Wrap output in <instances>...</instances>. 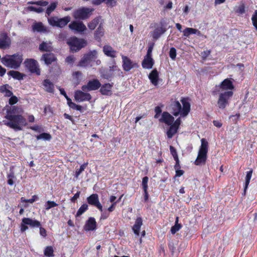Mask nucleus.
Segmentation results:
<instances>
[{
	"mask_svg": "<svg viewBox=\"0 0 257 257\" xmlns=\"http://www.w3.org/2000/svg\"><path fill=\"white\" fill-rule=\"evenodd\" d=\"M220 87L222 90L232 91L234 86L232 81L230 79L227 78L224 79L221 82Z\"/></svg>",
	"mask_w": 257,
	"mask_h": 257,
	"instance_id": "nucleus-21",
	"label": "nucleus"
},
{
	"mask_svg": "<svg viewBox=\"0 0 257 257\" xmlns=\"http://www.w3.org/2000/svg\"><path fill=\"white\" fill-rule=\"evenodd\" d=\"M88 209V205L86 203L83 204L81 205V206L79 208L77 212L76 216H79L81 214H82L84 212H85Z\"/></svg>",
	"mask_w": 257,
	"mask_h": 257,
	"instance_id": "nucleus-44",
	"label": "nucleus"
},
{
	"mask_svg": "<svg viewBox=\"0 0 257 257\" xmlns=\"http://www.w3.org/2000/svg\"><path fill=\"white\" fill-rule=\"evenodd\" d=\"M7 178H8L7 181L8 184L10 186L13 185L14 184V180L16 179V177L12 168L10 169V173L7 175Z\"/></svg>",
	"mask_w": 257,
	"mask_h": 257,
	"instance_id": "nucleus-33",
	"label": "nucleus"
},
{
	"mask_svg": "<svg viewBox=\"0 0 257 257\" xmlns=\"http://www.w3.org/2000/svg\"><path fill=\"white\" fill-rule=\"evenodd\" d=\"M43 58L45 63L47 65L51 64L52 62L56 61V58L53 54H45L43 55Z\"/></svg>",
	"mask_w": 257,
	"mask_h": 257,
	"instance_id": "nucleus-32",
	"label": "nucleus"
},
{
	"mask_svg": "<svg viewBox=\"0 0 257 257\" xmlns=\"http://www.w3.org/2000/svg\"><path fill=\"white\" fill-rule=\"evenodd\" d=\"M9 87H10V86L8 84H5L1 86L0 87V92L4 94L5 92L8 89Z\"/></svg>",
	"mask_w": 257,
	"mask_h": 257,
	"instance_id": "nucleus-58",
	"label": "nucleus"
},
{
	"mask_svg": "<svg viewBox=\"0 0 257 257\" xmlns=\"http://www.w3.org/2000/svg\"><path fill=\"white\" fill-rule=\"evenodd\" d=\"M27 10L31 12H35L37 13H41L44 11V9L41 7L36 8L33 6H29Z\"/></svg>",
	"mask_w": 257,
	"mask_h": 257,
	"instance_id": "nucleus-45",
	"label": "nucleus"
},
{
	"mask_svg": "<svg viewBox=\"0 0 257 257\" xmlns=\"http://www.w3.org/2000/svg\"><path fill=\"white\" fill-rule=\"evenodd\" d=\"M32 29L34 32H46L47 29L43 26L41 22L35 23L32 26Z\"/></svg>",
	"mask_w": 257,
	"mask_h": 257,
	"instance_id": "nucleus-31",
	"label": "nucleus"
},
{
	"mask_svg": "<svg viewBox=\"0 0 257 257\" xmlns=\"http://www.w3.org/2000/svg\"><path fill=\"white\" fill-rule=\"evenodd\" d=\"M181 101L183 105L182 107L179 101L171 100L169 109L175 116L180 114L181 116L185 117L190 112V104L187 99L185 98H182Z\"/></svg>",
	"mask_w": 257,
	"mask_h": 257,
	"instance_id": "nucleus-1",
	"label": "nucleus"
},
{
	"mask_svg": "<svg viewBox=\"0 0 257 257\" xmlns=\"http://www.w3.org/2000/svg\"><path fill=\"white\" fill-rule=\"evenodd\" d=\"M70 21L71 18L69 16H66L63 18H58L57 17H52L48 19V21L50 25L59 28H63Z\"/></svg>",
	"mask_w": 257,
	"mask_h": 257,
	"instance_id": "nucleus-9",
	"label": "nucleus"
},
{
	"mask_svg": "<svg viewBox=\"0 0 257 257\" xmlns=\"http://www.w3.org/2000/svg\"><path fill=\"white\" fill-rule=\"evenodd\" d=\"M49 3L47 1H45L44 0H40L38 1H36V5L40 6L42 7H45L48 5Z\"/></svg>",
	"mask_w": 257,
	"mask_h": 257,
	"instance_id": "nucleus-56",
	"label": "nucleus"
},
{
	"mask_svg": "<svg viewBox=\"0 0 257 257\" xmlns=\"http://www.w3.org/2000/svg\"><path fill=\"white\" fill-rule=\"evenodd\" d=\"M44 90L49 93H53L54 91V84L49 79H45L43 82Z\"/></svg>",
	"mask_w": 257,
	"mask_h": 257,
	"instance_id": "nucleus-23",
	"label": "nucleus"
},
{
	"mask_svg": "<svg viewBox=\"0 0 257 257\" xmlns=\"http://www.w3.org/2000/svg\"><path fill=\"white\" fill-rule=\"evenodd\" d=\"M182 227V225H181V224L179 223V217L177 216L175 219V225L173 226L171 228V233L173 234H174L178 231H179L181 228Z\"/></svg>",
	"mask_w": 257,
	"mask_h": 257,
	"instance_id": "nucleus-34",
	"label": "nucleus"
},
{
	"mask_svg": "<svg viewBox=\"0 0 257 257\" xmlns=\"http://www.w3.org/2000/svg\"><path fill=\"white\" fill-rule=\"evenodd\" d=\"M8 74L12 76L15 79L22 80L26 76V75L17 71L11 70L8 72Z\"/></svg>",
	"mask_w": 257,
	"mask_h": 257,
	"instance_id": "nucleus-28",
	"label": "nucleus"
},
{
	"mask_svg": "<svg viewBox=\"0 0 257 257\" xmlns=\"http://www.w3.org/2000/svg\"><path fill=\"white\" fill-rule=\"evenodd\" d=\"M87 91H83L81 90H76L74 93V98L77 102H83L85 101H89L91 99V95L87 92Z\"/></svg>",
	"mask_w": 257,
	"mask_h": 257,
	"instance_id": "nucleus-13",
	"label": "nucleus"
},
{
	"mask_svg": "<svg viewBox=\"0 0 257 257\" xmlns=\"http://www.w3.org/2000/svg\"><path fill=\"white\" fill-rule=\"evenodd\" d=\"M251 21L253 26L257 31V10H255L254 14L252 15L251 17Z\"/></svg>",
	"mask_w": 257,
	"mask_h": 257,
	"instance_id": "nucleus-48",
	"label": "nucleus"
},
{
	"mask_svg": "<svg viewBox=\"0 0 257 257\" xmlns=\"http://www.w3.org/2000/svg\"><path fill=\"white\" fill-rule=\"evenodd\" d=\"M170 125V126L167 132V135L169 139H171L173 136L177 132L179 128L174 126L173 124Z\"/></svg>",
	"mask_w": 257,
	"mask_h": 257,
	"instance_id": "nucleus-36",
	"label": "nucleus"
},
{
	"mask_svg": "<svg viewBox=\"0 0 257 257\" xmlns=\"http://www.w3.org/2000/svg\"><path fill=\"white\" fill-rule=\"evenodd\" d=\"M100 92L103 95H110L111 94V88L112 85L109 83H106L100 86Z\"/></svg>",
	"mask_w": 257,
	"mask_h": 257,
	"instance_id": "nucleus-29",
	"label": "nucleus"
},
{
	"mask_svg": "<svg viewBox=\"0 0 257 257\" xmlns=\"http://www.w3.org/2000/svg\"><path fill=\"white\" fill-rule=\"evenodd\" d=\"M122 59L123 62L122 67L124 70L128 71L133 68L138 67L137 63H133V62L126 56H123L122 57Z\"/></svg>",
	"mask_w": 257,
	"mask_h": 257,
	"instance_id": "nucleus-17",
	"label": "nucleus"
},
{
	"mask_svg": "<svg viewBox=\"0 0 257 257\" xmlns=\"http://www.w3.org/2000/svg\"><path fill=\"white\" fill-rule=\"evenodd\" d=\"M30 128L37 132H40L41 131V127L38 125H35L33 126H31Z\"/></svg>",
	"mask_w": 257,
	"mask_h": 257,
	"instance_id": "nucleus-63",
	"label": "nucleus"
},
{
	"mask_svg": "<svg viewBox=\"0 0 257 257\" xmlns=\"http://www.w3.org/2000/svg\"><path fill=\"white\" fill-rule=\"evenodd\" d=\"M88 164V162H86V163H84L83 164H82L80 168L79 169H77L75 171V176L76 177V179H77L79 177V176L80 175V174L84 171V170L86 169V168L87 167V165Z\"/></svg>",
	"mask_w": 257,
	"mask_h": 257,
	"instance_id": "nucleus-41",
	"label": "nucleus"
},
{
	"mask_svg": "<svg viewBox=\"0 0 257 257\" xmlns=\"http://www.w3.org/2000/svg\"><path fill=\"white\" fill-rule=\"evenodd\" d=\"M75 59L73 56H69L65 59L66 62L69 64H72L74 62Z\"/></svg>",
	"mask_w": 257,
	"mask_h": 257,
	"instance_id": "nucleus-55",
	"label": "nucleus"
},
{
	"mask_svg": "<svg viewBox=\"0 0 257 257\" xmlns=\"http://www.w3.org/2000/svg\"><path fill=\"white\" fill-rule=\"evenodd\" d=\"M167 31V29L161 24V26L157 27L152 33V36L155 40L158 39L162 35L164 34Z\"/></svg>",
	"mask_w": 257,
	"mask_h": 257,
	"instance_id": "nucleus-20",
	"label": "nucleus"
},
{
	"mask_svg": "<svg viewBox=\"0 0 257 257\" xmlns=\"http://www.w3.org/2000/svg\"><path fill=\"white\" fill-rule=\"evenodd\" d=\"M176 175L175 177H180L183 175L184 172L182 170H180L179 169H176Z\"/></svg>",
	"mask_w": 257,
	"mask_h": 257,
	"instance_id": "nucleus-61",
	"label": "nucleus"
},
{
	"mask_svg": "<svg viewBox=\"0 0 257 257\" xmlns=\"http://www.w3.org/2000/svg\"><path fill=\"white\" fill-rule=\"evenodd\" d=\"M181 124V119L180 117L178 118L174 122H173V124L174 126L179 127V126Z\"/></svg>",
	"mask_w": 257,
	"mask_h": 257,
	"instance_id": "nucleus-62",
	"label": "nucleus"
},
{
	"mask_svg": "<svg viewBox=\"0 0 257 257\" xmlns=\"http://www.w3.org/2000/svg\"><path fill=\"white\" fill-rule=\"evenodd\" d=\"M103 51L107 56L112 58L116 57V52L110 46L105 45L103 48Z\"/></svg>",
	"mask_w": 257,
	"mask_h": 257,
	"instance_id": "nucleus-25",
	"label": "nucleus"
},
{
	"mask_svg": "<svg viewBox=\"0 0 257 257\" xmlns=\"http://www.w3.org/2000/svg\"><path fill=\"white\" fill-rule=\"evenodd\" d=\"M38 199V197L36 195H33L31 199H26L24 197H22L21 198V201L22 202H29L30 203H33L34 202H35L36 200Z\"/></svg>",
	"mask_w": 257,
	"mask_h": 257,
	"instance_id": "nucleus-47",
	"label": "nucleus"
},
{
	"mask_svg": "<svg viewBox=\"0 0 257 257\" xmlns=\"http://www.w3.org/2000/svg\"><path fill=\"white\" fill-rule=\"evenodd\" d=\"M169 56L172 60H175L176 57V50L175 48H171L169 52Z\"/></svg>",
	"mask_w": 257,
	"mask_h": 257,
	"instance_id": "nucleus-51",
	"label": "nucleus"
},
{
	"mask_svg": "<svg viewBox=\"0 0 257 257\" xmlns=\"http://www.w3.org/2000/svg\"><path fill=\"white\" fill-rule=\"evenodd\" d=\"M58 5V3L54 2L51 3V4L46 9V13L48 16H50V14L53 12L56 8Z\"/></svg>",
	"mask_w": 257,
	"mask_h": 257,
	"instance_id": "nucleus-38",
	"label": "nucleus"
},
{
	"mask_svg": "<svg viewBox=\"0 0 257 257\" xmlns=\"http://www.w3.org/2000/svg\"><path fill=\"white\" fill-rule=\"evenodd\" d=\"M57 205H58V204L53 201H48L46 202L45 206V209L46 210H48L50 209H51V208L57 206Z\"/></svg>",
	"mask_w": 257,
	"mask_h": 257,
	"instance_id": "nucleus-46",
	"label": "nucleus"
},
{
	"mask_svg": "<svg viewBox=\"0 0 257 257\" xmlns=\"http://www.w3.org/2000/svg\"><path fill=\"white\" fill-rule=\"evenodd\" d=\"M236 12L242 14L245 13V8L243 5L240 6L237 10H236Z\"/></svg>",
	"mask_w": 257,
	"mask_h": 257,
	"instance_id": "nucleus-60",
	"label": "nucleus"
},
{
	"mask_svg": "<svg viewBox=\"0 0 257 257\" xmlns=\"http://www.w3.org/2000/svg\"><path fill=\"white\" fill-rule=\"evenodd\" d=\"M116 71H118V72L119 71V69L116 66L113 65L112 67H110L109 69V75L104 76V78L106 79L109 78L110 77L114 75L113 72Z\"/></svg>",
	"mask_w": 257,
	"mask_h": 257,
	"instance_id": "nucleus-43",
	"label": "nucleus"
},
{
	"mask_svg": "<svg viewBox=\"0 0 257 257\" xmlns=\"http://www.w3.org/2000/svg\"><path fill=\"white\" fill-rule=\"evenodd\" d=\"M11 44V39L7 34L5 32H0V49H6L10 46Z\"/></svg>",
	"mask_w": 257,
	"mask_h": 257,
	"instance_id": "nucleus-15",
	"label": "nucleus"
},
{
	"mask_svg": "<svg viewBox=\"0 0 257 257\" xmlns=\"http://www.w3.org/2000/svg\"><path fill=\"white\" fill-rule=\"evenodd\" d=\"M142 65L144 68L151 69L154 65V60L152 57L145 56Z\"/></svg>",
	"mask_w": 257,
	"mask_h": 257,
	"instance_id": "nucleus-24",
	"label": "nucleus"
},
{
	"mask_svg": "<svg viewBox=\"0 0 257 257\" xmlns=\"http://www.w3.org/2000/svg\"><path fill=\"white\" fill-rule=\"evenodd\" d=\"M252 174V170H251L247 172L246 176L245 177V186L244 187V192L246 191V189L247 188L248 185L249 183L250 179L251 178Z\"/></svg>",
	"mask_w": 257,
	"mask_h": 257,
	"instance_id": "nucleus-42",
	"label": "nucleus"
},
{
	"mask_svg": "<svg viewBox=\"0 0 257 257\" xmlns=\"http://www.w3.org/2000/svg\"><path fill=\"white\" fill-rule=\"evenodd\" d=\"M37 140H44L45 141H49L51 139L52 137L50 134L43 133L37 136Z\"/></svg>",
	"mask_w": 257,
	"mask_h": 257,
	"instance_id": "nucleus-40",
	"label": "nucleus"
},
{
	"mask_svg": "<svg viewBox=\"0 0 257 257\" xmlns=\"http://www.w3.org/2000/svg\"><path fill=\"white\" fill-rule=\"evenodd\" d=\"M103 35V28L100 24L95 31V35L96 37H100Z\"/></svg>",
	"mask_w": 257,
	"mask_h": 257,
	"instance_id": "nucleus-49",
	"label": "nucleus"
},
{
	"mask_svg": "<svg viewBox=\"0 0 257 257\" xmlns=\"http://www.w3.org/2000/svg\"><path fill=\"white\" fill-rule=\"evenodd\" d=\"M170 150L171 153L172 155L173 156L174 159L178 158V155L176 149L172 146H170Z\"/></svg>",
	"mask_w": 257,
	"mask_h": 257,
	"instance_id": "nucleus-54",
	"label": "nucleus"
},
{
	"mask_svg": "<svg viewBox=\"0 0 257 257\" xmlns=\"http://www.w3.org/2000/svg\"><path fill=\"white\" fill-rule=\"evenodd\" d=\"M54 250L52 246H47L44 249V253L46 256L51 257L54 256Z\"/></svg>",
	"mask_w": 257,
	"mask_h": 257,
	"instance_id": "nucleus-39",
	"label": "nucleus"
},
{
	"mask_svg": "<svg viewBox=\"0 0 257 257\" xmlns=\"http://www.w3.org/2000/svg\"><path fill=\"white\" fill-rule=\"evenodd\" d=\"M101 86V83L98 79H94L89 80L87 84L82 86L83 91H90L97 90Z\"/></svg>",
	"mask_w": 257,
	"mask_h": 257,
	"instance_id": "nucleus-12",
	"label": "nucleus"
},
{
	"mask_svg": "<svg viewBox=\"0 0 257 257\" xmlns=\"http://www.w3.org/2000/svg\"><path fill=\"white\" fill-rule=\"evenodd\" d=\"M97 58V52L92 50L85 54L79 61L78 66L80 67L92 66L91 63Z\"/></svg>",
	"mask_w": 257,
	"mask_h": 257,
	"instance_id": "nucleus-6",
	"label": "nucleus"
},
{
	"mask_svg": "<svg viewBox=\"0 0 257 257\" xmlns=\"http://www.w3.org/2000/svg\"><path fill=\"white\" fill-rule=\"evenodd\" d=\"M201 141V145L199 148L198 156L195 162V164L197 165L204 164L207 159L208 143L205 139H202Z\"/></svg>",
	"mask_w": 257,
	"mask_h": 257,
	"instance_id": "nucleus-4",
	"label": "nucleus"
},
{
	"mask_svg": "<svg viewBox=\"0 0 257 257\" xmlns=\"http://www.w3.org/2000/svg\"><path fill=\"white\" fill-rule=\"evenodd\" d=\"M104 2H105V0H93L92 4L94 5H99Z\"/></svg>",
	"mask_w": 257,
	"mask_h": 257,
	"instance_id": "nucleus-64",
	"label": "nucleus"
},
{
	"mask_svg": "<svg viewBox=\"0 0 257 257\" xmlns=\"http://www.w3.org/2000/svg\"><path fill=\"white\" fill-rule=\"evenodd\" d=\"M233 95L232 91L221 92L219 94L217 105L219 108L223 109L229 104V100Z\"/></svg>",
	"mask_w": 257,
	"mask_h": 257,
	"instance_id": "nucleus-8",
	"label": "nucleus"
},
{
	"mask_svg": "<svg viewBox=\"0 0 257 257\" xmlns=\"http://www.w3.org/2000/svg\"><path fill=\"white\" fill-rule=\"evenodd\" d=\"M142 224L143 221L142 218H137L136 220L135 223L133 227V230L134 233L138 236L140 234V229Z\"/></svg>",
	"mask_w": 257,
	"mask_h": 257,
	"instance_id": "nucleus-27",
	"label": "nucleus"
},
{
	"mask_svg": "<svg viewBox=\"0 0 257 257\" xmlns=\"http://www.w3.org/2000/svg\"><path fill=\"white\" fill-rule=\"evenodd\" d=\"M87 201L89 204L96 207L101 212H102V206L99 202V197L97 194H92L87 198Z\"/></svg>",
	"mask_w": 257,
	"mask_h": 257,
	"instance_id": "nucleus-14",
	"label": "nucleus"
},
{
	"mask_svg": "<svg viewBox=\"0 0 257 257\" xmlns=\"http://www.w3.org/2000/svg\"><path fill=\"white\" fill-rule=\"evenodd\" d=\"M70 105H71V106L70 107L73 109H75L76 110H81V108H82V106H80V105H77L76 104H75V103H71L70 104Z\"/></svg>",
	"mask_w": 257,
	"mask_h": 257,
	"instance_id": "nucleus-59",
	"label": "nucleus"
},
{
	"mask_svg": "<svg viewBox=\"0 0 257 257\" xmlns=\"http://www.w3.org/2000/svg\"><path fill=\"white\" fill-rule=\"evenodd\" d=\"M22 55L15 54L12 55H7L1 59V62L5 66L17 69L20 67L23 61Z\"/></svg>",
	"mask_w": 257,
	"mask_h": 257,
	"instance_id": "nucleus-3",
	"label": "nucleus"
},
{
	"mask_svg": "<svg viewBox=\"0 0 257 257\" xmlns=\"http://www.w3.org/2000/svg\"><path fill=\"white\" fill-rule=\"evenodd\" d=\"M69 28L79 33H82L86 30V27L82 22L73 21L69 25Z\"/></svg>",
	"mask_w": 257,
	"mask_h": 257,
	"instance_id": "nucleus-16",
	"label": "nucleus"
},
{
	"mask_svg": "<svg viewBox=\"0 0 257 257\" xmlns=\"http://www.w3.org/2000/svg\"><path fill=\"white\" fill-rule=\"evenodd\" d=\"M148 180H149V178L148 177H147V176L144 177L143 178V180H142V186H143V188L144 191H146V190H148Z\"/></svg>",
	"mask_w": 257,
	"mask_h": 257,
	"instance_id": "nucleus-50",
	"label": "nucleus"
},
{
	"mask_svg": "<svg viewBox=\"0 0 257 257\" xmlns=\"http://www.w3.org/2000/svg\"><path fill=\"white\" fill-rule=\"evenodd\" d=\"M23 112V109L17 106H13L10 107L9 108L7 109V115L6 116H17L22 115Z\"/></svg>",
	"mask_w": 257,
	"mask_h": 257,
	"instance_id": "nucleus-19",
	"label": "nucleus"
},
{
	"mask_svg": "<svg viewBox=\"0 0 257 257\" xmlns=\"http://www.w3.org/2000/svg\"><path fill=\"white\" fill-rule=\"evenodd\" d=\"M25 67L32 73L40 75L41 71L38 62L33 59H27L24 63Z\"/></svg>",
	"mask_w": 257,
	"mask_h": 257,
	"instance_id": "nucleus-11",
	"label": "nucleus"
},
{
	"mask_svg": "<svg viewBox=\"0 0 257 257\" xmlns=\"http://www.w3.org/2000/svg\"><path fill=\"white\" fill-rule=\"evenodd\" d=\"M96 223L93 217H90L86 221L84 225V229L86 231L93 230L96 229Z\"/></svg>",
	"mask_w": 257,
	"mask_h": 257,
	"instance_id": "nucleus-22",
	"label": "nucleus"
},
{
	"mask_svg": "<svg viewBox=\"0 0 257 257\" xmlns=\"http://www.w3.org/2000/svg\"><path fill=\"white\" fill-rule=\"evenodd\" d=\"M52 47L50 43L43 42L39 46V50L41 51H50Z\"/></svg>",
	"mask_w": 257,
	"mask_h": 257,
	"instance_id": "nucleus-37",
	"label": "nucleus"
},
{
	"mask_svg": "<svg viewBox=\"0 0 257 257\" xmlns=\"http://www.w3.org/2000/svg\"><path fill=\"white\" fill-rule=\"evenodd\" d=\"M100 19V17H97L95 18L90 22H89L88 24V27L89 29L91 30H93L99 24Z\"/></svg>",
	"mask_w": 257,
	"mask_h": 257,
	"instance_id": "nucleus-35",
	"label": "nucleus"
},
{
	"mask_svg": "<svg viewBox=\"0 0 257 257\" xmlns=\"http://www.w3.org/2000/svg\"><path fill=\"white\" fill-rule=\"evenodd\" d=\"M18 99L16 96L12 95L9 99V102L11 105H13L17 103Z\"/></svg>",
	"mask_w": 257,
	"mask_h": 257,
	"instance_id": "nucleus-53",
	"label": "nucleus"
},
{
	"mask_svg": "<svg viewBox=\"0 0 257 257\" xmlns=\"http://www.w3.org/2000/svg\"><path fill=\"white\" fill-rule=\"evenodd\" d=\"M72 52H77L87 45V41L81 38L73 37L69 38L67 42Z\"/></svg>",
	"mask_w": 257,
	"mask_h": 257,
	"instance_id": "nucleus-5",
	"label": "nucleus"
},
{
	"mask_svg": "<svg viewBox=\"0 0 257 257\" xmlns=\"http://www.w3.org/2000/svg\"><path fill=\"white\" fill-rule=\"evenodd\" d=\"M183 32V35L187 37L191 34H197L198 36H200L201 34L200 31L198 30L192 28H187L184 30Z\"/></svg>",
	"mask_w": 257,
	"mask_h": 257,
	"instance_id": "nucleus-30",
	"label": "nucleus"
},
{
	"mask_svg": "<svg viewBox=\"0 0 257 257\" xmlns=\"http://www.w3.org/2000/svg\"><path fill=\"white\" fill-rule=\"evenodd\" d=\"M149 78L152 83L155 86L158 84L159 75L156 69L153 70L149 74Z\"/></svg>",
	"mask_w": 257,
	"mask_h": 257,
	"instance_id": "nucleus-26",
	"label": "nucleus"
},
{
	"mask_svg": "<svg viewBox=\"0 0 257 257\" xmlns=\"http://www.w3.org/2000/svg\"><path fill=\"white\" fill-rule=\"evenodd\" d=\"M94 9L81 7L73 13V16L75 19L85 20L89 18L94 11Z\"/></svg>",
	"mask_w": 257,
	"mask_h": 257,
	"instance_id": "nucleus-7",
	"label": "nucleus"
},
{
	"mask_svg": "<svg viewBox=\"0 0 257 257\" xmlns=\"http://www.w3.org/2000/svg\"><path fill=\"white\" fill-rule=\"evenodd\" d=\"M5 117L8 120H4V123L16 131L22 130L23 126L27 124L26 118L22 115L5 116Z\"/></svg>",
	"mask_w": 257,
	"mask_h": 257,
	"instance_id": "nucleus-2",
	"label": "nucleus"
},
{
	"mask_svg": "<svg viewBox=\"0 0 257 257\" xmlns=\"http://www.w3.org/2000/svg\"><path fill=\"white\" fill-rule=\"evenodd\" d=\"M105 3L107 6L112 8L116 5L117 0H105Z\"/></svg>",
	"mask_w": 257,
	"mask_h": 257,
	"instance_id": "nucleus-52",
	"label": "nucleus"
},
{
	"mask_svg": "<svg viewBox=\"0 0 257 257\" xmlns=\"http://www.w3.org/2000/svg\"><path fill=\"white\" fill-rule=\"evenodd\" d=\"M28 225H29L30 227L35 228L39 227L41 225L40 222L38 220L30 218L25 217L22 220L20 225L21 231L22 232L25 231L28 229Z\"/></svg>",
	"mask_w": 257,
	"mask_h": 257,
	"instance_id": "nucleus-10",
	"label": "nucleus"
},
{
	"mask_svg": "<svg viewBox=\"0 0 257 257\" xmlns=\"http://www.w3.org/2000/svg\"><path fill=\"white\" fill-rule=\"evenodd\" d=\"M39 227V229H40V235L43 237H45L46 236H47V231L46 230V229L41 227V226Z\"/></svg>",
	"mask_w": 257,
	"mask_h": 257,
	"instance_id": "nucleus-57",
	"label": "nucleus"
},
{
	"mask_svg": "<svg viewBox=\"0 0 257 257\" xmlns=\"http://www.w3.org/2000/svg\"><path fill=\"white\" fill-rule=\"evenodd\" d=\"M159 121L170 125L173 124V122L174 121V118L169 112L164 111L162 113V117L159 119Z\"/></svg>",
	"mask_w": 257,
	"mask_h": 257,
	"instance_id": "nucleus-18",
	"label": "nucleus"
}]
</instances>
